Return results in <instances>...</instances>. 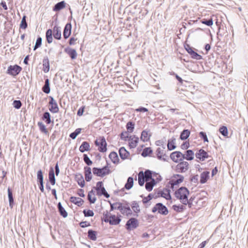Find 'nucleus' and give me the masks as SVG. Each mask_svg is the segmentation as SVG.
<instances>
[{
	"mask_svg": "<svg viewBox=\"0 0 248 248\" xmlns=\"http://www.w3.org/2000/svg\"><path fill=\"white\" fill-rule=\"evenodd\" d=\"M157 196L158 197H163L167 200H171L170 190L167 188H164L162 190H159L157 192Z\"/></svg>",
	"mask_w": 248,
	"mask_h": 248,
	"instance_id": "f3484780",
	"label": "nucleus"
},
{
	"mask_svg": "<svg viewBox=\"0 0 248 248\" xmlns=\"http://www.w3.org/2000/svg\"><path fill=\"white\" fill-rule=\"evenodd\" d=\"M128 141L129 147L131 148H135L138 145L139 142V138L135 136H130Z\"/></svg>",
	"mask_w": 248,
	"mask_h": 248,
	"instance_id": "412c9836",
	"label": "nucleus"
},
{
	"mask_svg": "<svg viewBox=\"0 0 248 248\" xmlns=\"http://www.w3.org/2000/svg\"><path fill=\"white\" fill-rule=\"evenodd\" d=\"M205 202L203 201V199L197 197H191L189 200H188V207L190 208L195 210H199L205 205Z\"/></svg>",
	"mask_w": 248,
	"mask_h": 248,
	"instance_id": "7ed1b4c3",
	"label": "nucleus"
},
{
	"mask_svg": "<svg viewBox=\"0 0 248 248\" xmlns=\"http://www.w3.org/2000/svg\"><path fill=\"white\" fill-rule=\"evenodd\" d=\"M151 136V132L150 130H143L140 135V139L143 141H148Z\"/></svg>",
	"mask_w": 248,
	"mask_h": 248,
	"instance_id": "6ab92c4d",
	"label": "nucleus"
},
{
	"mask_svg": "<svg viewBox=\"0 0 248 248\" xmlns=\"http://www.w3.org/2000/svg\"><path fill=\"white\" fill-rule=\"evenodd\" d=\"M70 201L71 202L75 204L78 206H81L84 203V200L80 198L76 197H71L70 198Z\"/></svg>",
	"mask_w": 248,
	"mask_h": 248,
	"instance_id": "aec40b11",
	"label": "nucleus"
},
{
	"mask_svg": "<svg viewBox=\"0 0 248 248\" xmlns=\"http://www.w3.org/2000/svg\"><path fill=\"white\" fill-rule=\"evenodd\" d=\"M153 172L150 170H146L144 173L140 171V186L143 185L144 182H149L152 180Z\"/></svg>",
	"mask_w": 248,
	"mask_h": 248,
	"instance_id": "1a4fd4ad",
	"label": "nucleus"
},
{
	"mask_svg": "<svg viewBox=\"0 0 248 248\" xmlns=\"http://www.w3.org/2000/svg\"><path fill=\"white\" fill-rule=\"evenodd\" d=\"M77 194L81 197H84V191L82 189H79L77 191Z\"/></svg>",
	"mask_w": 248,
	"mask_h": 248,
	"instance_id": "774afa93",
	"label": "nucleus"
},
{
	"mask_svg": "<svg viewBox=\"0 0 248 248\" xmlns=\"http://www.w3.org/2000/svg\"><path fill=\"white\" fill-rule=\"evenodd\" d=\"M162 177L161 175L157 173L153 172L152 180L149 182L146 183L145 187L146 189L148 191H151L153 187L157 184L158 183L162 180Z\"/></svg>",
	"mask_w": 248,
	"mask_h": 248,
	"instance_id": "39448f33",
	"label": "nucleus"
},
{
	"mask_svg": "<svg viewBox=\"0 0 248 248\" xmlns=\"http://www.w3.org/2000/svg\"><path fill=\"white\" fill-rule=\"evenodd\" d=\"M95 145L98 148L100 152L105 153L107 150V143L104 137H100L97 138L95 142Z\"/></svg>",
	"mask_w": 248,
	"mask_h": 248,
	"instance_id": "6e6552de",
	"label": "nucleus"
},
{
	"mask_svg": "<svg viewBox=\"0 0 248 248\" xmlns=\"http://www.w3.org/2000/svg\"><path fill=\"white\" fill-rule=\"evenodd\" d=\"M183 157V154L179 151L173 152L170 155V157L172 160L176 163L184 159Z\"/></svg>",
	"mask_w": 248,
	"mask_h": 248,
	"instance_id": "2eb2a0df",
	"label": "nucleus"
},
{
	"mask_svg": "<svg viewBox=\"0 0 248 248\" xmlns=\"http://www.w3.org/2000/svg\"><path fill=\"white\" fill-rule=\"evenodd\" d=\"M38 125L39 127L40 130L41 132H42L45 134L48 133V131H47V129L46 128V126L43 123L38 122Z\"/></svg>",
	"mask_w": 248,
	"mask_h": 248,
	"instance_id": "a18cd8bd",
	"label": "nucleus"
},
{
	"mask_svg": "<svg viewBox=\"0 0 248 248\" xmlns=\"http://www.w3.org/2000/svg\"><path fill=\"white\" fill-rule=\"evenodd\" d=\"M133 185V178L132 177H129L127 179V183L125 185V188L126 189H130Z\"/></svg>",
	"mask_w": 248,
	"mask_h": 248,
	"instance_id": "79ce46f5",
	"label": "nucleus"
},
{
	"mask_svg": "<svg viewBox=\"0 0 248 248\" xmlns=\"http://www.w3.org/2000/svg\"><path fill=\"white\" fill-rule=\"evenodd\" d=\"M72 25L71 23H67L63 31V37L65 39L68 38L71 33Z\"/></svg>",
	"mask_w": 248,
	"mask_h": 248,
	"instance_id": "4be33fe9",
	"label": "nucleus"
},
{
	"mask_svg": "<svg viewBox=\"0 0 248 248\" xmlns=\"http://www.w3.org/2000/svg\"><path fill=\"white\" fill-rule=\"evenodd\" d=\"M95 189L96 190L98 196L104 195L107 198L109 197V195L107 193L104 187L102 182H98L96 183Z\"/></svg>",
	"mask_w": 248,
	"mask_h": 248,
	"instance_id": "9d476101",
	"label": "nucleus"
},
{
	"mask_svg": "<svg viewBox=\"0 0 248 248\" xmlns=\"http://www.w3.org/2000/svg\"><path fill=\"white\" fill-rule=\"evenodd\" d=\"M184 180L183 176L179 174H174L171 176L169 181L170 187L172 189L177 187Z\"/></svg>",
	"mask_w": 248,
	"mask_h": 248,
	"instance_id": "0eeeda50",
	"label": "nucleus"
},
{
	"mask_svg": "<svg viewBox=\"0 0 248 248\" xmlns=\"http://www.w3.org/2000/svg\"><path fill=\"white\" fill-rule=\"evenodd\" d=\"M172 208L177 212H182L185 209V207L182 204L173 205Z\"/></svg>",
	"mask_w": 248,
	"mask_h": 248,
	"instance_id": "4c0bfd02",
	"label": "nucleus"
},
{
	"mask_svg": "<svg viewBox=\"0 0 248 248\" xmlns=\"http://www.w3.org/2000/svg\"><path fill=\"white\" fill-rule=\"evenodd\" d=\"M83 159H84V162L88 165H91L93 164V162L90 160V159L89 158V157L86 154H84L83 155Z\"/></svg>",
	"mask_w": 248,
	"mask_h": 248,
	"instance_id": "052dcab7",
	"label": "nucleus"
},
{
	"mask_svg": "<svg viewBox=\"0 0 248 248\" xmlns=\"http://www.w3.org/2000/svg\"><path fill=\"white\" fill-rule=\"evenodd\" d=\"M189 169V163L186 161H182L178 163L175 167V170L177 172H185Z\"/></svg>",
	"mask_w": 248,
	"mask_h": 248,
	"instance_id": "f8f14e48",
	"label": "nucleus"
},
{
	"mask_svg": "<svg viewBox=\"0 0 248 248\" xmlns=\"http://www.w3.org/2000/svg\"><path fill=\"white\" fill-rule=\"evenodd\" d=\"M132 210L136 213L140 211V207L139 204L137 202H133L131 206Z\"/></svg>",
	"mask_w": 248,
	"mask_h": 248,
	"instance_id": "4d7b16f0",
	"label": "nucleus"
},
{
	"mask_svg": "<svg viewBox=\"0 0 248 248\" xmlns=\"http://www.w3.org/2000/svg\"><path fill=\"white\" fill-rule=\"evenodd\" d=\"M66 6L65 2L63 0L60 2L57 3L53 7V10L55 12H58L63 9Z\"/></svg>",
	"mask_w": 248,
	"mask_h": 248,
	"instance_id": "bb28decb",
	"label": "nucleus"
},
{
	"mask_svg": "<svg viewBox=\"0 0 248 248\" xmlns=\"http://www.w3.org/2000/svg\"><path fill=\"white\" fill-rule=\"evenodd\" d=\"M49 110L52 113H57L59 111V107L56 101L52 96H49Z\"/></svg>",
	"mask_w": 248,
	"mask_h": 248,
	"instance_id": "4468645a",
	"label": "nucleus"
},
{
	"mask_svg": "<svg viewBox=\"0 0 248 248\" xmlns=\"http://www.w3.org/2000/svg\"><path fill=\"white\" fill-rule=\"evenodd\" d=\"M88 199L91 203H94L95 202L96 198L95 193L93 190L89 192L88 194Z\"/></svg>",
	"mask_w": 248,
	"mask_h": 248,
	"instance_id": "f704fd0d",
	"label": "nucleus"
},
{
	"mask_svg": "<svg viewBox=\"0 0 248 248\" xmlns=\"http://www.w3.org/2000/svg\"><path fill=\"white\" fill-rule=\"evenodd\" d=\"M119 153L121 158L123 160L127 159L129 155L128 152L124 147L120 148Z\"/></svg>",
	"mask_w": 248,
	"mask_h": 248,
	"instance_id": "cd10ccee",
	"label": "nucleus"
},
{
	"mask_svg": "<svg viewBox=\"0 0 248 248\" xmlns=\"http://www.w3.org/2000/svg\"><path fill=\"white\" fill-rule=\"evenodd\" d=\"M75 180L78 184L83 187L85 186V181L83 175L80 173H77L75 175Z\"/></svg>",
	"mask_w": 248,
	"mask_h": 248,
	"instance_id": "a878e982",
	"label": "nucleus"
},
{
	"mask_svg": "<svg viewBox=\"0 0 248 248\" xmlns=\"http://www.w3.org/2000/svg\"><path fill=\"white\" fill-rule=\"evenodd\" d=\"M52 33L54 37L57 40L61 39V28L57 26H55L53 30L48 29L46 31V39L48 44H50L53 41Z\"/></svg>",
	"mask_w": 248,
	"mask_h": 248,
	"instance_id": "f03ea898",
	"label": "nucleus"
},
{
	"mask_svg": "<svg viewBox=\"0 0 248 248\" xmlns=\"http://www.w3.org/2000/svg\"><path fill=\"white\" fill-rule=\"evenodd\" d=\"M120 218L115 215L109 216L107 219V221L109 222L111 225H117L120 223Z\"/></svg>",
	"mask_w": 248,
	"mask_h": 248,
	"instance_id": "393cba45",
	"label": "nucleus"
},
{
	"mask_svg": "<svg viewBox=\"0 0 248 248\" xmlns=\"http://www.w3.org/2000/svg\"><path fill=\"white\" fill-rule=\"evenodd\" d=\"M85 179L86 181L89 182L92 179V174L91 169L89 167H85L84 168Z\"/></svg>",
	"mask_w": 248,
	"mask_h": 248,
	"instance_id": "b1692460",
	"label": "nucleus"
},
{
	"mask_svg": "<svg viewBox=\"0 0 248 248\" xmlns=\"http://www.w3.org/2000/svg\"><path fill=\"white\" fill-rule=\"evenodd\" d=\"M156 211L162 215H166L168 214V210L167 207L160 203H157L152 209L153 212Z\"/></svg>",
	"mask_w": 248,
	"mask_h": 248,
	"instance_id": "ddd939ff",
	"label": "nucleus"
},
{
	"mask_svg": "<svg viewBox=\"0 0 248 248\" xmlns=\"http://www.w3.org/2000/svg\"><path fill=\"white\" fill-rule=\"evenodd\" d=\"M26 16H24L22 17L21 22L20 24V28H22V29H26L27 28V23L26 21Z\"/></svg>",
	"mask_w": 248,
	"mask_h": 248,
	"instance_id": "5fc2aeb1",
	"label": "nucleus"
},
{
	"mask_svg": "<svg viewBox=\"0 0 248 248\" xmlns=\"http://www.w3.org/2000/svg\"><path fill=\"white\" fill-rule=\"evenodd\" d=\"M88 236L91 240L95 241L96 239V232L92 230H90L88 232Z\"/></svg>",
	"mask_w": 248,
	"mask_h": 248,
	"instance_id": "a19ab883",
	"label": "nucleus"
},
{
	"mask_svg": "<svg viewBox=\"0 0 248 248\" xmlns=\"http://www.w3.org/2000/svg\"><path fill=\"white\" fill-rule=\"evenodd\" d=\"M43 120H46V122L47 124H49L51 123L50 115L47 112H45L43 116Z\"/></svg>",
	"mask_w": 248,
	"mask_h": 248,
	"instance_id": "49530a36",
	"label": "nucleus"
},
{
	"mask_svg": "<svg viewBox=\"0 0 248 248\" xmlns=\"http://www.w3.org/2000/svg\"><path fill=\"white\" fill-rule=\"evenodd\" d=\"M8 195L9 201V205L11 208H13L14 205V199L13 197L12 191L10 188H8Z\"/></svg>",
	"mask_w": 248,
	"mask_h": 248,
	"instance_id": "58836bf2",
	"label": "nucleus"
},
{
	"mask_svg": "<svg viewBox=\"0 0 248 248\" xmlns=\"http://www.w3.org/2000/svg\"><path fill=\"white\" fill-rule=\"evenodd\" d=\"M85 108V106H82V107L79 108L78 111L77 115L79 116H82L84 111Z\"/></svg>",
	"mask_w": 248,
	"mask_h": 248,
	"instance_id": "69168bd1",
	"label": "nucleus"
},
{
	"mask_svg": "<svg viewBox=\"0 0 248 248\" xmlns=\"http://www.w3.org/2000/svg\"><path fill=\"white\" fill-rule=\"evenodd\" d=\"M155 153L158 159L163 160H165L166 155L164 149L158 148L155 151Z\"/></svg>",
	"mask_w": 248,
	"mask_h": 248,
	"instance_id": "5701e85b",
	"label": "nucleus"
},
{
	"mask_svg": "<svg viewBox=\"0 0 248 248\" xmlns=\"http://www.w3.org/2000/svg\"><path fill=\"white\" fill-rule=\"evenodd\" d=\"M42 90L44 93H48L50 92L49 82L48 79H46L45 80V83L42 88Z\"/></svg>",
	"mask_w": 248,
	"mask_h": 248,
	"instance_id": "ea45409f",
	"label": "nucleus"
},
{
	"mask_svg": "<svg viewBox=\"0 0 248 248\" xmlns=\"http://www.w3.org/2000/svg\"><path fill=\"white\" fill-rule=\"evenodd\" d=\"M43 70L45 73H47L49 70V62L48 58L44 59L43 61Z\"/></svg>",
	"mask_w": 248,
	"mask_h": 248,
	"instance_id": "c9c22d12",
	"label": "nucleus"
},
{
	"mask_svg": "<svg viewBox=\"0 0 248 248\" xmlns=\"http://www.w3.org/2000/svg\"><path fill=\"white\" fill-rule=\"evenodd\" d=\"M83 213L84 216L86 217H93L94 216V213L93 211L90 209H85L83 210Z\"/></svg>",
	"mask_w": 248,
	"mask_h": 248,
	"instance_id": "3c124183",
	"label": "nucleus"
},
{
	"mask_svg": "<svg viewBox=\"0 0 248 248\" xmlns=\"http://www.w3.org/2000/svg\"><path fill=\"white\" fill-rule=\"evenodd\" d=\"M210 172L209 171H203L201 174L200 182L202 184L205 183L209 177Z\"/></svg>",
	"mask_w": 248,
	"mask_h": 248,
	"instance_id": "2f4dec72",
	"label": "nucleus"
},
{
	"mask_svg": "<svg viewBox=\"0 0 248 248\" xmlns=\"http://www.w3.org/2000/svg\"><path fill=\"white\" fill-rule=\"evenodd\" d=\"M109 158L114 164H117L119 162V159L116 152H111L109 155Z\"/></svg>",
	"mask_w": 248,
	"mask_h": 248,
	"instance_id": "c85d7f7f",
	"label": "nucleus"
},
{
	"mask_svg": "<svg viewBox=\"0 0 248 248\" xmlns=\"http://www.w3.org/2000/svg\"><path fill=\"white\" fill-rule=\"evenodd\" d=\"M42 44V38L41 37H38L37 39L35 45L34 47V50H36L38 47H40Z\"/></svg>",
	"mask_w": 248,
	"mask_h": 248,
	"instance_id": "680f3d73",
	"label": "nucleus"
},
{
	"mask_svg": "<svg viewBox=\"0 0 248 248\" xmlns=\"http://www.w3.org/2000/svg\"><path fill=\"white\" fill-rule=\"evenodd\" d=\"M189 191L186 187H181L175 191L174 196L184 205H187Z\"/></svg>",
	"mask_w": 248,
	"mask_h": 248,
	"instance_id": "f257e3e1",
	"label": "nucleus"
},
{
	"mask_svg": "<svg viewBox=\"0 0 248 248\" xmlns=\"http://www.w3.org/2000/svg\"><path fill=\"white\" fill-rule=\"evenodd\" d=\"M79 225L81 228H85L90 226V224L87 221H82L79 223Z\"/></svg>",
	"mask_w": 248,
	"mask_h": 248,
	"instance_id": "338daca9",
	"label": "nucleus"
},
{
	"mask_svg": "<svg viewBox=\"0 0 248 248\" xmlns=\"http://www.w3.org/2000/svg\"><path fill=\"white\" fill-rule=\"evenodd\" d=\"M111 208L119 210L124 216H128L132 213L129 205L120 202H116L111 205Z\"/></svg>",
	"mask_w": 248,
	"mask_h": 248,
	"instance_id": "20e7f679",
	"label": "nucleus"
},
{
	"mask_svg": "<svg viewBox=\"0 0 248 248\" xmlns=\"http://www.w3.org/2000/svg\"><path fill=\"white\" fill-rule=\"evenodd\" d=\"M190 55L191 57L194 59L199 60L202 59V56L198 54L197 52H195L194 50L191 53Z\"/></svg>",
	"mask_w": 248,
	"mask_h": 248,
	"instance_id": "8fccbe9b",
	"label": "nucleus"
},
{
	"mask_svg": "<svg viewBox=\"0 0 248 248\" xmlns=\"http://www.w3.org/2000/svg\"><path fill=\"white\" fill-rule=\"evenodd\" d=\"M21 102L19 100H15L13 102L14 107L17 109L19 108L21 106Z\"/></svg>",
	"mask_w": 248,
	"mask_h": 248,
	"instance_id": "e2e57ef3",
	"label": "nucleus"
},
{
	"mask_svg": "<svg viewBox=\"0 0 248 248\" xmlns=\"http://www.w3.org/2000/svg\"><path fill=\"white\" fill-rule=\"evenodd\" d=\"M93 172L96 176L104 177L109 174L111 173V170L108 166H105L102 168H93Z\"/></svg>",
	"mask_w": 248,
	"mask_h": 248,
	"instance_id": "423d86ee",
	"label": "nucleus"
},
{
	"mask_svg": "<svg viewBox=\"0 0 248 248\" xmlns=\"http://www.w3.org/2000/svg\"><path fill=\"white\" fill-rule=\"evenodd\" d=\"M81 128L76 129V130L74 132L70 134V138H71L72 139H75L76 138V137L79 134H80V133L81 132Z\"/></svg>",
	"mask_w": 248,
	"mask_h": 248,
	"instance_id": "603ef678",
	"label": "nucleus"
},
{
	"mask_svg": "<svg viewBox=\"0 0 248 248\" xmlns=\"http://www.w3.org/2000/svg\"><path fill=\"white\" fill-rule=\"evenodd\" d=\"M129 133L128 131L123 132L121 134V139L124 140H128V139L129 138Z\"/></svg>",
	"mask_w": 248,
	"mask_h": 248,
	"instance_id": "de8ad7c7",
	"label": "nucleus"
},
{
	"mask_svg": "<svg viewBox=\"0 0 248 248\" xmlns=\"http://www.w3.org/2000/svg\"><path fill=\"white\" fill-rule=\"evenodd\" d=\"M184 159L187 160H192L194 159V153L191 150H187L185 154H183Z\"/></svg>",
	"mask_w": 248,
	"mask_h": 248,
	"instance_id": "c756f323",
	"label": "nucleus"
},
{
	"mask_svg": "<svg viewBox=\"0 0 248 248\" xmlns=\"http://www.w3.org/2000/svg\"><path fill=\"white\" fill-rule=\"evenodd\" d=\"M68 54L72 59H75L77 55L76 51L75 49H70L67 52Z\"/></svg>",
	"mask_w": 248,
	"mask_h": 248,
	"instance_id": "6e6d98bb",
	"label": "nucleus"
},
{
	"mask_svg": "<svg viewBox=\"0 0 248 248\" xmlns=\"http://www.w3.org/2000/svg\"><path fill=\"white\" fill-rule=\"evenodd\" d=\"M200 137L202 138L205 142H208L207 137L205 133L203 132H201L200 133Z\"/></svg>",
	"mask_w": 248,
	"mask_h": 248,
	"instance_id": "0e129e2a",
	"label": "nucleus"
},
{
	"mask_svg": "<svg viewBox=\"0 0 248 248\" xmlns=\"http://www.w3.org/2000/svg\"><path fill=\"white\" fill-rule=\"evenodd\" d=\"M48 178L51 184L52 185H54L55 184V178L54 175V171L53 168H51L49 170L48 173Z\"/></svg>",
	"mask_w": 248,
	"mask_h": 248,
	"instance_id": "72a5a7b5",
	"label": "nucleus"
},
{
	"mask_svg": "<svg viewBox=\"0 0 248 248\" xmlns=\"http://www.w3.org/2000/svg\"><path fill=\"white\" fill-rule=\"evenodd\" d=\"M126 226L128 230L134 229L138 226V220L135 218H132L127 222Z\"/></svg>",
	"mask_w": 248,
	"mask_h": 248,
	"instance_id": "a211bd4d",
	"label": "nucleus"
},
{
	"mask_svg": "<svg viewBox=\"0 0 248 248\" xmlns=\"http://www.w3.org/2000/svg\"><path fill=\"white\" fill-rule=\"evenodd\" d=\"M196 157L201 161H203L210 156L208 153L203 149H200L195 154Z\"/></svg>",
	"mask_w": 248,
	"mask_h": 248,
	"instance_id": "dca6fc26",
	"label": "nucleus"
},
{
	"mask_svg": "<svg viewBox=\"0 0 248 248\" xmlns=\"http://www.w3.org/2000/svg\"><path fill=\"white\" fill-rule=\"evenodd\" d=\"M201 23L205 24L208 26H211L213 24V21L212 18H210L208 20H205V19H202L201 21Z\"/></svg>",
	"mask_w": 248,
	"mask_h": 248,
	"instance_id": "13d9d810",
	"label": "nucleus"
},
{
	"mask_svg": "<svg viewBox=\"0 0 248 248\" xmlns=\"http://www.w3.org/2000/svg\"><path fill=\"white\" fill-rule=\"evenodd\" d=\"M58 208L59 212L61 215L64 217H65L67 216V213L65 210V209L62 207L61 203H59L58 204Z\"/></svg>",
	"mask_w": 248,
	"mask_h": 248,
	"instance_id": "c03bdc74",
	"label": "nucleus"
},
{
	"mask_svg": "<svg viewBox=\"0 0 248 248\" xmlns=\"http://www.w3.org/2000/svg\"><path fill=\"white\" fill-rule=\"evenodd\" d=\"M37 180L39 183L43 182V176L41 170H39L37 172Z\"/></svg>",
	"mask_w": 248,
	"mask_h": 248,
	"instance_id": "bf43d9fd",
	"label": "nucleus"
},
{
	"mask_svg": "<svg viewBox=\"0 0 248 248\" xmlns=\"http://www.w3.org/2000/svg\"><path fill=\"white\" fill-rule=\"evenodd\" d=\"M219 132L224 136H227L228 134V131L227 127L225 126H222L219 128Z\"/></svg>",
	"mask_w": 248,
	"mask_h": 248,
	"instance_id": "864d4df0",
	"label": "nucleus"
},
{
	"mask_svg": "<svg viewBox=\"0 0 248 248\" xmlns=\"http://www.w3.org/2000/svg\"><path fill=\"white\" fill-rule=\"evenodd\" d=\"M90 149V145L87 141H84L82 142L81 145L80 146L79 150V151L83 153L85 151H88Z\"/></svg>",
	"mask_w": 248,
	"mask_h": 248,
	"instance_id": "e433bc0d",
	"label": "nucleus"
},
{
	"mask_svg": "<svg viewBox=\"0 0 248 248\" xmlns=\"http://www.w3.org/2000/svg\"><path fill=\"white\" fill-rule=\"evenodd\" d=\"M153 153V151L151 147H146L143 150L141 155L143 157H146L147 156H151Z\"/></svg>",
	"mask_w": 248,
	"mask_h": 248,
	"instance_id": "7c9ffc66",
	"label": "nucleus"
},
{
	"mask_svg": "<svg viewBox=\"0 0 248 248\" xmlns=\"http://www.w3.org/2000/svg\"><path fill=\"white\" fill-rule=\"evenodd\" d=\"M190 135V131L188 130H184L181 133L180 139L182 140H186Z\"/></svg>",
	"mask_w": 248,
	"mask_h": 248,
	"instance_id": "37998d69",
	"label": "nucleus"
},
{
	"mask_svg": "<svg viewBox=\"0 0 248 248\" xmlns=\"http://www.w3.org/2000/svg\"><path fill=\"white\" fill-rule=\"evenodd\" d=\"M167 147L169 150H172L176 148V146L175 145V139H171L168 140Z\"/></svg>",
	"mask_w": 248,
	"mask_h": 248,
	"instance_id": "473e14b6",
	"label": "nucleus"
},
{
	"mask_svg": "<svg viewBox=\"0 0 248 248\" xmlns=\"http://www.w3.org/2000/svg\"><path fill=\"white\" fill-rule=\"evenodd\" d=\"M22 70V67L20 66L15 64L14 65H10L8 67L7 73L13 76H16Z\"/></svg>",
	"mask_w": 248,
	"mask_h": 248,
	"instance_id": "9b49d317",
	"label": "nucleus"
},
{
	"mask_svg": "<svg viewBox=\"0 0 248 248\" xmlns=\"http://www.w3.org/2000/svg\"><path fill=\"white\" fill-rule=\"evenodd\" d=\"M126 129L128 132H132L134 129V124L131 122L127 123L126 124Z\"/></svg>",
	"mask_w": 248,
	"mask_h": 248,
	"instance_id": "09e8293b",
	"label": "nucleus"
}]
</instances>
